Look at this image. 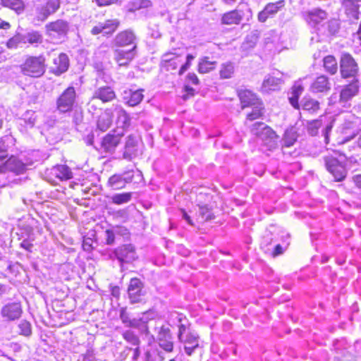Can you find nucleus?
<instances>
[{"label": "nucleus", "instance_id": "1", "mask_svg": "<svg viewBox=\"0 0 361 361\" xmlns=\"http://www.w3.org/2000/svg\"><path fill=\"white\" fill-rule=\"evenodd\" d=\"M323 160L326 169L337 182L343 181L346 178L348 175L347 163L356 161L353 158L338 159L333 155L324 156Z\"/></svg>", "mask_w": 361, "mask_h": 361}, {"label": "nucleus", "instance_id": "2", "mask_svg": "<svg viewBox=\"0 0 361 361\" xmlns=\"http://www.w3.org/2000/svg\"><path fill=\"white\" fill-rule=\"evenodd\" d=\"M178 338L180 342L184 345V351L186 355L191 357L202 353L199 344V336L194 332H191L184 324L178 326Z\"/></svg>", "mask_w": 361, "mask_h": 361}, {"label": "nucleus", "instance_id": "3", "mask_svg": "<svg viewBox=\"0 0 361 361\" xmlns=\"http://www.w3.org/2000/svg\"><path fill=\"white\" fill-rule=\"evenodd\" d=\"M339 71L341 78L344 80L360 79V69L357 61L348 52L341 54Z\"/></svg>", "mask_w": 361, "mask_h": 361}, {"label": "nucleus", "instance_id": "4", "mask_svg": "<svg viewBox=\"0 0 361 361\" xmlns=\"http://www.w3.org/2000/svg\"><path fill=\"white\" fill-rule=\"evenodd\" d=\"M21 73L32 78L41 77L45 73V58L43 55L27 56L20 65Z\"/></svg>", "mask_w": 361, "mask_h": 361}, {"label": "nucleus", "instance_id": "5", "mask_svg": "<svg viewBox=\"0 0 361 361\" xmlns=\"http://www.w3.org/2000/svg\"><path fill=\"white\" fill-rule=\"evenodd\" d=\"M109 257L111 259H118L121 264L130 263L137 258V255L133 245L126 244L112 250Z\"/></svg>", "mask_w": 361, "mask_h": 361}, {"label": "nucleus", "instance_id": "6", "mask_svg": "<svg viewBox=\"0 0 361 361\" xmlns=\"http://www.w3.org/2000/svg\"><path fill=\"white\" fill-rule=\"evenodd\" d=\"M69 27L67 21L59 19L45 25L46 34L51 38L61 39L68 34Z\"/></svg>", "mask_w": 361, "mask_h": 361}, {"label": "nucleus", "instance_id": "7", "mask_svg": "<svg viewBox=\"0 0 361 361\" xmlns=\"http://www.w3.org/2000/svg\"><path fill=\"white\" fill-rule=\"evenodd\" d=\"M157 329V340L159 346L166 353H171L173 350V341L171 330L168 325L156 326Z\"/></svg>", "mask_w": 361, "mask_h": 361}, {"label": "nucleus", "instance_id": "8", "mask_svg": "<svg viewBox=\"0 0 361 361\" xmlns=\"http://www.w3.org/2000/svg\"><path fill=\"white\" fill-rule=\"evenodd\" d=\"M75 100V91L73 87H68L56 101V108L61 113L72 110Z\"/></svg>", "mask_w": 361, "mask_h": 361}, {"label": "nucleus", "instance_id": "9", "mask_svg": "<svg viewBox=\"0 0 361 361\" xmlns=\"http://www.w3.org/2000/svg\"><path fill=\"white\" fill-rule=\"evenodd\" d=\"M128 294L130 303L141 302L145 295L143 282L137 278L131 279L128 287Z\"/></svg>", "mask_w": 361, "mask_h": 361}, {"label": "nucleus", "instance_id": "10", "mask_svg": "<svg viewBox=\"0 0 361 361\" xmlns=\"http://www.w3.org/2000/svg\"><path fill=\"white\" fill-rule=\"evenodd\" d=\"M140 137L135 134L129 135L126 138L123 157L132 160L138 155Z\"/></svg>", "mask_w": 361, "mask_h": 361}, {"label": "nucleus", "instance_id": "11", "mask_svg": "<svg viewBox=\"0 0 361 361\" xmlns=\"http://www.w3.org/2000/svg\"><path fill=\"white\" fill-rule=\"evenodd\" d=\"M349 80L347 85L342 87L340 92L339 102L342 104H345L351 100L360 91V80L355 78L349 79Z\"/></svg>", "mask_w": 361, "mask_h": 361}, {"label": "nucleus", "instance_id": "12", "mask_svg": "<svg viewBox=\"0 0 361 361\" xmlns=\"http://www.w3.org/2000/svg\"><path fill=\"white\" fill-rule=\"evenodd\" d=\"M123 136V130H114L106 135L101 141V149L106 152H114Z\"/></svg>", "mask_w": 361, "mask_h": 361}, {"label": "nucleus", "instance_id": "13", "mask_svg": "<svg viewBox=\"0 0 361 361\" xmlns=\"http://www.w3.org/2000/svg\"><path fill=\"white\" fill-rule=\"evenodd\" d=\"M23 313L20 302H9L4 305L1 310V317L7 322L18 319Z\"/></svg>", "mask_w": 361, "mask_h": 361}, {"label": "nucleus", "instance_id": "14", "mask_svg": "<svg viewBox=\"0 0 361 361\" xmlns=\"http://www.w3.org/2000/svg\"><path fill=\"white\" fill-rule=\"evenodd\" d=\"M137 37L134 32L131 30H126L118 32L114 39V44L118 47H123L126 46L134 45L137 47Z\"/></svg>", "mask_w": 361, "mask_h": 361}, {"label": "nucleus", "instance_id": "15", "mask_svg": "<svg viewBox=\"0 0 361 361\" xmlns=\"http://www.w3.org/2000/svg\"><path fill=\"white\" fill-rule=\"evenodd\" d=\"M137 54L136 47H132L129 50L121 49H115L114 51V58L120 66H127L133 60Z\"/></svg>", "mask_w": 361, "mask_h": 361}, {"label": "nucleus", "instance_id": "16", "mask_svg": "<svg viewBox=\"0 0 361 361\" xmlns=\"http://www.w3.org/2000/svg\"><path fill=\"white\" fill-rule=\"evenodd\" d=\"M303 16L309 24L312 26H316L327 18L328 13L324 10L319 8H314L312 10L305 11Z\"/></svg>", "mask_w": 361, "mask_h": 361}, {"label": "nucleus", "instance_id": "17", "mask_svg": "<svg viewBox=\"0 0 361 361\" xmlns=\"http://www.w3.org/2000/svg\"><path fill=\"white\" fill-rule=\"evenodd\" d=\"M26 170V166L20 160L15 157H11L8 159L5 160L1 173L11 171L16 174L23 173Z\"/></svg>", "mask_w": 361, "mask_h": 361}, {"label": "nucleus", "instance_id": "18", "mask_svg": "<svg viewBox=\"0 0 361 361\" xmlns=\"http://www.w3.org/2000/svg\"><path fill=\"white\" fill-rule=\"evenodd\" d=\"M262 127L264 129L261 131L258 137L260 138L263 143L269 149L275 148L277 146L279 136L268 126Z\"/></svg>", "mask_w": 361, "mask_h": 361}, {"label": "nucleus", "instance_id": "19", "mask_svg": "<svg viewBox=\"0 0 361 361\" xmlns=\"http://www.w3.org/2000/svg\"><path fill=\"white\" fill-rule=\"evenodd\" d=\"M116 98V93L109 86H103L96 89L93 93L91 102L99 99L102 102H110Z\"/></svg>", "mask_w": 361, "mask_h": 361}, {"label": "nucleus", "instance_id": "20", "mask_svg": "<svg viewBox=\"0 0 361 361\" xmlns=\"http://www.w3.org/2000/svg\"><path fill=\"white\" fill-rule=\"evenodd\" d=\"M359 1H360L355 0H342V6L344 8L345 13L351 21L357 20L359 18Z\"/></svg>", "mask_w": 361, "mask_h": 361}, {"label": "nucleus", "instance_id": "21", "mask_svg": "<svg viewBox=\"0 0 361 361\" xmlns=\"http://www.w3.org/2000/svg\"><path fill=\"white\" fill-rule=\"evenodd\" d=\"M69 67V59L64 53H61L56 58L54 59V66L51 68L52 73L56 75H60L67 71Z\"/></svg>", "mask_w": 361, "mask_h": 361}, {"label": "nucleus", "instance_id": "22", "mask_svg": "<svg viewBox=\"0 0 361 361\" xmlns=\"http://www.w3.org/2000/svg\"><path fill=\"white\" fill-rule=\"evenodd\" d=\"M310 90L314 93L329 92L331 90L329 78L324 75L317 77L311 85Z\"/></svg>", "mask_w": 361, "mask_h": 361}, {"label": "nucleus", "instance_id": "23", "mask_svg": "<svg viewBox=\"0 0 361 361\" xmlns=\"http://www.w3.org/2000/svg\"><path fill=\"white\" fill-rule=\"evenodd\" d=\"M238 97L241 102L242 109L255 106L260 102L256 95L250 90H245L240 91Z\"/></svg>", "mask_w": 361, "mask_h": 361}, {"label": "nucleus", "instance_id": "24", "mask_svg": "<svg viewBox=\"0 0 361 361\" xmlns=\"http://www.w3.org/2000/svg\"><path fill=\"white\" fill-rule=\"evenodd\" d=\"M112 111L111 109H106L101 115L99 116L97 122V130H99L102 132H104L107 130L112 123Z\"/></svg>", "mask_w": 361, "mask_h": 361}, {"label": "nucleus", "instance_id": "25", "mask_svg": "<svg viewBox=\"0 0 361 361\" xmlns=\"http://www.w3.org/2000/svg\"><path fill=\"white\" fill-rule=\"evenodd\" d=\"M340 30V23L336 19H331L318 28L319 32L327 37L336 35Z\"/></svg>", "mask_w": 361, "mask_h": 361}, {"label": "nucleus", "instance_id": "26", "mask_svg": "<svg viewBox=\"0 0 361 361\" xmlns=\"http://www.w3.org/2000/svg\"><path fill=\"white\" fill-rule=\"evenodd\" d=\"M23 43H28L34 47H37L43 42V35L37 30H31L22 35Z\"/></svg>", "mask_w": 361, "mask_h": 361}, {"label": "nucleus", "instance_id": "27", "mask_svg": "<svg viewBox=\"0 0 361 361\" xmlns=\"http://www.w3.org/2000/svg\"><path fill=\"white\" fill-rule=\"evenodd\" d=\"M243 19V15L240 11L233 10L226 13L221 18V23L224 25H238Z\"/></svg>", "mask_w": 361, "mask_h": 361}, {"label": "nucleus", "instance_id": "28", "mask_svg": "<svg viewBox=\"0 0 361 361\" xmlns=\"http://www.w3.org/2000/svg\"><path fill=\"white\" fill-rule=\"evenodd\" d=\"M51 173L61 180H68L73 177L71 170L66 165H58L53 167Z\"/></svg>", "mask_w": 361, "mask_h": 361}, {"label": "nucleus", "instance_id": "29", "mask_svg": "<svg viewBox=\"0 0 361 361\" xmlns=\"http://www.w3.org/2000/svg\"><path fill=\"white\" fill-rule=\"evenodd\" d=\"M125 99H128L126 103L130 106H135L139 104L143 99L142 90L135 91H125Z\"/></svg>", "mask_w": 361, "mask_h": 361}, {"label": "nucleus", "instance_id": "30", "mask_svg": "<svg viewBox=\"0 0 361 361\" xmlns=\"http://www.w3.org/2000/svg\"><path fill=\"white\" fill-rule=\"evenodd\" d=\"M114 109L118 116L117 123L118 125H121L122 128L121 130H117V131H124V128L130 126V119L126 111L121 106L116 105Z\"/></svg>", "mask_w": 361, "mask_h": 361}, {"label": "nucleus", "instance_id": "31", "mask_svg": "<svg viewBox=\"0 0 361 361\" xmlns=\"http://www.w3.org/2000/svg\"><path fill=\"white\" fill-rule=\"evenodd\" d=\"M325 71L331 75H335L338 71V62L332 55H328L323 59Z\"/></svg>", "mask_w": 361, "mask_h": 361}, {"label": "nucleus", "instance_id": "32", "mask_svg": "<svg viewBox=\"0 0 361 361\" xmlns=\"http://www.w3.org/2000/svg\"><path fill=\"white\" fill-rule=\"evenodd\" d=\"M302 109L310 113H314L319 109V102L310 97H305L301 101Z\"/></svg>", "mask_w": 361, "mask_h": 361}, {"label": "nucleus", "instance_id": "33", "mask_svg": "<svg viewBox=\"0 0 361 361\" xmlns=\"http://www.w3.org/2000/svg\"><path fill=\"white\" fill-rule=\"evenodd\" d=\"M304 90L303 87L300 84H295L292 87L291 96L289 97L290 104L297 109H300L298 99Z\"/></svg>", "mask_w": 361, "mask_h": 361}, {"label": "nucleus", "instance_id": "34", "mask_svg": "<svg viewBox=\"0 0 361 361\" xmlns=\"http://www.w3.org/2000/svg\"><path fill=\"white\" fill-rule=\"evenodd\" d=\"M4 7L9 8L20 14L25 10V4L22 0H1Z\"/></svg>", "mask_w": 361, "mask_h": 361}, {"label": "nucleus", "instance_id": "35", "mask_svg": "<svg viewBox=\"0 0 361 361\" xmlns=\"http://www.w3.org/2000/svg\"><path fill=\"white\" fill-rule=\"evenodd\" d=\"M216 62L209 61V57H203L200 59L198 63V72L200 73H207L215 68Z\"/></svg>", "mask_w": 361, "mask_h": 361}, {"label": "nucleus", "instance_id": "36", "mask_svg": "<svg viewBox=\"0 0 361 361\" xmlns=\"http://www.w3.org/2000/svg\"><path fill=\"white\" fill-rule=\"evenodd\" d=\"M281 83V79L269 75L263 82L262 90L265 92H268L270 90H275L278 88Z\"/></svg>", "mask_w": 361, "mask_h": 361}, {"label": "nucleus", "instance_id": "37", "mask_svg": "<svg viewBox=\"0 0 361 361\" xmlns=\"http://www.w3.org/2000/svg\"><path fill=\"white\" fill-rule=\"evenodd\" d=\"M102 27H104V35H112L120 25L119 20L109 19L102 23Z\"/></svg>", "mask_w": 361, "mask_h": 361}, {"label": "nucleus", "instance_id": "38", "mask_svg": "<svg viewBox=\"0 0 361 361\" xmlns=\"http://www.w3.org/2000/svg\"><path fill=\"white\" fill-rule=\"evenodd\" d=\"M133 194V192L116 193L110 198L114 204H122L129 202L132 199Z\"/></svg>", "mask_w": 361, "mask_h": 361}, {"label": "nucleus", "instance_id": "39", "mask_svg": "<svg viewBox=\"0 0 361 361\" xmlns=\"http://www.w3.org/2000/svg\"><path fill=\"white\" fill-rule=\"evenodd\" d=\"M108 185L113 190H121L124 188L126 185L120 174L111 176L109 178Z\"/></svg>", "mask_w": 361, "mask_h": 361}, {"label": "nucleus", "instance_id": "40", "mask_svg": "<svg viewBox=\"0 0 361 361\" xmlns=\"http://www.w3.org/2000/svg\"><path fill=\"white\" fill-rule=\"evenodd\" d=\"M199 215L203 221H209L214 218V215L212 212V207L208 204H198Z\"/></svg>", "mask_w": 361, "mask_h": 361}, {"label": "nucleus", "instance_id": "41", "mask_svg": "<svg viewBox=\"0 0 361 361\" xmlns=\"http://www.w3.org/2000/svg\"><path fill=\"white\" fill-rule=\"evenodd\" d=\"M234 73V66L231 62L223 63L219 71L220 77L222 79L231 78Z\"/></svg>", "mask_w": 361, "mask_h": 361}, {"label": "nucleus", "instance_id": "42", "mask_svg": "<svg viewBox=\"0 0 361 361\" xmlns=\"http://www.w3.org/2000/svg\"><path fill=\"white\" fill-rule=\"evenodd\" d=\"M284 1L281 0L275 3H269L264 8L267 13H268L269 16H273L279 11L283 7H284Z\"/></svg>", "mask_w": 361, "mask_h": 361}, {"label": "nucleus", "instance_id": "43", "mask_svg": "<svg viewBox=\"0 0 361 361\" xmlns=\"http://www.w3.org/2000/svg\"><path fill=\"white\" fill-rule=\"evenodd\" d=\"M36 114L33 111H27L23 116L22 120L27 128H32L36 122Z\"/></svg>", "mask_w": 361, "mask_h": 361}, {"label": "nucleus", "instance_id": "44", "mask_svg": "<svg viewBox=\"0 0 361 361\" xmlns=\"http://www.w3.org/2000/svg\"><path fill=\"white\" fill-rule=\"evenodd\" d=\"M252 112L247 114V121H254L255 119H257L260 118L262 116V104L261 102H259L255 106H252Z\"/></svg>", "mask_w": 361, "mask_h": 361}, {"label": "nucleus", "instance_id": "45", "mask_svg": "<svg viewBox=\"0 0 361 361\" xmlns=\"http://www.w3.org/2000/svg\"><path fill=\"white\" fill-rule=\"evenodd\" d=\"M128 327L137 328L145 334H148V327L143 319H131Z\"/></svg>", "mask_w": 361, "mask_h": 361}, {"label": "nucleus", "instance_id": "46", "mask_svg": "<svg viewBox=\"0 0 361 361\" xmlns=\"http://www.w3.org/2000/svg\"><path fill=\"white\" fill-rule=\"evenodd\" d=\"M123 338L133 345H139L140 341L138 336L131 331H126L123 334Z\"/></svg>", "mask_w": 361, "mask_h": 361}, {"label": "nucleus", "instance_id": "47", "mask_svg": "<svg viewBox=\"0 0 361 361\" xmlns=\"http://www.w3.org/2000/svg\"><path fill=\"white\" fill-rule=\"evenodd\" d=\"M96 71H97V82L99 80H102L105 82H109L110 80V75L106 73L105 70L103 68L102 64H97L95 66Z\"/></svg>", "mask_w": 361, "mask_h": 361}, {"label": "nucleus", "instance_id": "48", "mask_svg": "<svg viewBox=\"0 0 361 361\" xmlns=\"http://www.w3.org/2000/svg\"><path fill=\"white\" fill-rule=\"evenodd\" d=\"M36 12L37 18L40 21H44L50 15H51L45 5L37 6L36 8Z\"/></svg>", "mask_w": 361, "mask_h": 361}, {"label": "nucleus", "instance_id": "49", "mask_svg": "<svg viewBox=\"0 0 361 361\" xmlns=\"http://www.w3.org/2000/svg\"><path fill=\"white\" fill-rule=\"evenodd\" d=\"M20 334L25 336H29L32 334V327L30 322L26 320L21 321L18 324Z\"/></svg>", "mask_w": 361, "mask_h": 361}, {"label": "nucleus", "instance_id": "50", "mask_svg": "<svg viewBox=\"0 0 361 361\" xmlns=\"http://www.w3.org/2000/svg\"><path fill=\"white\" fill-rule=\"evenodd\" d=\"M322 122L319 120H313L310 121L307 125V131L312 136L316 135L318 132V129L321 127Z\"/></svg>", "mask_w": 361, "mask_h": 361}, {"label": "nucleus", "instance_id": "51", "mask_svg": "<svg viewBox=\"0 0 361 361\" xmlns=\"http://www.w3.org/2000/svg\"><path fill=\"white\" fill-rule=\"evenodd\" d=\"M20 43H23V37L22 35L18 34L8 39L6 42V46L9 49H16Z\"/></svg>", "mask_w": 361, "mask_h": 361}, {"label": "nucleus", "instance_id": "52", "mask_svg": "<svg viewBox=\"0 0 361 361\" xmlns=\"http://www.w3.org/2000/svg\"><path fill=\"white\" fill-rule=\"evenodd\" d=\"M284 145L287 147L292 146L296 141L295 135L290 132H286L283 138Z\"/></svg>", "mask_w": 361, "mask_h": 361}, {"label": "nucleus", "instance_id": "53", "mask_svg": "<svg viewBox=\"0 0 361 361\" xmlns=\"http://www.w3.org/2000/svg\"><path fill=\"white\" fill-rule=\"evenodd\" d=\"M51 14L54 13L60 7L59 0H49L45 4Z\"/></svg>", "mask_w": 361, "mask_h": 361}, {"label": "nucleus", "instance_id": "54", "mask_svg": "<svg viewBox=\"0 0 361 361\" xmlns=\"http://www.w3.org/2000/svg\"><path fill=\"white\" fill-rule=\"evenodd\" d=\"M105 241L106 245H112L115 243L116 234L114 230L108 229L105 231Z\"/></svg>", "mask_w": 361, "mask_h": 361}, {"label": "nucleus", "instance_id": "55", "mask_svg": "<svg viewBox=\"0 0 361 361\" xmlns=\"http://www.w3.org/2000/svg\"><path fill=\"white\" fill-rule=\"evenodd\" d=\"M262 126H267V125L265 123H262V122H256V123H255L252 126V127H251V129H250L251 133L253 135L259 137V135H260L261 131H262L263 129H264Z\"/></svg>", "mask_w": 361, "mask_h": 361}, {"label": "nucleus", "instance_id": "56", "mask_svg": "<svg viewBox=\"0 0 361 361\" xmlns=\"http://www.w3.org/2000/svg\"><path fill=\"white\" fill-rule=\"evenodd\" d=\"M195 59V56L192 54H188L186 56V62L185 64H183L180 70H179V75L183 74L184 72H185L190 66L191 61Z\"/></svg>", "mask_w": 361, "mask_h": 361}, {"label": "nucleus", "instance_id": "57", "mask_svg": "<svg viewBox=\"0 0 361 361\" xmlns=\"http://www.w3.org/2000/svg\"><path fill=\"white\" fill-rule=\"evenodd\" d=\"M122 179L123 180L126 185L131 183L134 177V171L133 170L126 171L123 173H120Z\"/></svg>", "mask_w": 361, "mask_h": 361}, {"label": "nucleus", "instance_id": "58", "mask_svg": "<svg viewBox=\"0 0 361 361\" xmlns=\"http://www.w3.org/2000/svg\"><path fill=\"white\" fill-rule=\"evenodd\" d=\"M178 60H171L169 63H164L161 66L162 68H165L167 71H174L178 66Z\"/></svg>", "mask_w": 361, "mask_h": 361}, {"label": "nucleus", "instance_id": "59", "mask_svg": "<svg viewBox=\"0 0 361 361\" xmlns=\"http://www.w3.org/2000/svg\"><path fill=\"white\" fill-rule=\"evenodd\" d=\"M178 59V56L173 53H166L161 57V65L169 63L171 60Z\"/></svg>", "mask_w": 361, "mask_h": 361}, {"label": "nucleus", "instance_id": "60", "mask_svg": "<svg viewBox=\"0 0 361 361\" xmlns=\"http://www.w3.org/2000/svg\"><path fill=\"white\" fill-rule=\"evenodd\" d=\"M82 361H95V357L92 350H88L85 354L82 355Z\"/></svg>", "mask_w": 361, "mask_h": 361}, {"label": "nucleus", "instance_id": "61", "mask_svg": "<svg viewBox=\"0 0 361 361\" xmlns=\"http://www.w3.org/2000/svg\"><path fill=\"white\" fill-rule=\"evenodd\" d=\"M104 27H102V23H99L97 25L94 26L91 30V33L94 35L102 33L104 35Z\"/></svg>", "mask_w": 361, "mask_h": 361}, {"label": "nucleus", "instance_id": "62", "mask_svg": "<svg viewBox=\"0 0 361 361\" xmlns=\"http://www.w3.org/2000/svg\"><path fill=\"white\" fill-rule=\"evenodd\" d=\"M187 80L193 85H198L200 82L197 76L194 73H188L187 75Z\"/></svg>", "mask_w": 361, "mask_h": 361}, {"label": "nucleus", "instance_id": "63", "mask_svg": "<svg viewBox=\"0 0 361 361\" xmlns=\"http://www.w3.org/2000/svg\"><path fill=\"white\" fill-rule=\"evenodd\" d=\"M120 318L122 322L126 325V326H128L131 319L128 317V314L126 312L121 311Z\"/></svg>", "mask_w": 361, "mask_h": 361}, {"label": "nucleus", "instance_id": "64", "mask_svg": "<svg viewBox=\"0 0 361 361\" xmlns=\"http://www.w3.org/2000/svg\"><path fill=\"white\" fill-rule=\"evenodd\" d=\"M269 14L267 13L265 8L259 13L258 14V20L259 21L264 23L267 20V19L269 17Z\"/></svg>", "mask_w": 361, "mask_h": 361}]
</instances>
